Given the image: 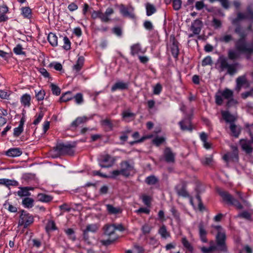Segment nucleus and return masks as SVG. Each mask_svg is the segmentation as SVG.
<instances>
[{"mask_svg":"<svg viewBox=\"0 0 253 253\" xmlns=\"http://www.w3.org/2000/svg\"><path fill=\"white\" fill-rule=\"evenodd\" d=\"M251 27L247 30H242L240 27H237L235 30L240 37V39L236 42L235 47L240 52L248 54L253 53V44H248L246 42L245 38L248 35L247 31L250 30Z\"/></svg>","mask_w":253,"mask_h":253,"instance_id":"obj_1","label":"nucleus"},{"mask_svg":"<svg viewBox=\"0 0 253 253\" xmlns=\"http://www.w3.org/2000/svg\"><path fill=\"white\" fill-rule=\"evenodd\" d=\"M120 169L113 170L111 172V178H115L119 175H123L125 177L129 176L133 171L134 165L132 163L127 161H123L120 164Z\"/></svg>","mask_w":253,"mask_h":253,"instance_id":"obj_2","label":"nucleus"},{"mask_svg":"<svg viewBox=\"0 0 253 253\" xmlns=\"http://www.w3.org/2000/svg\"><path fill=\"white\" fill-rule=\"evenodd\" d=\"M214 228L217 231L216 236V242L219 250L222 251H226V247L225 245L226 238L225 233L224 230L220 226H215Z\"/></svg>","mask_w":253,"mask_h":253,"instance_id":"obj_3","label":"nucleus"},{"mask_svg":"<svg viewBox=\"0 0 253 253\" xmlns=\"http://www.w3.org/2000/svg\"><path fill=\"white\" fill-rule=\"evenodd\" d=\"M218 62L221 72L226 70L227 73L230 75H233L236 72L235 65L229 64L226 58L220 56L218 60Z\"/></svg>","mask_w":253,"mask_h":253,"instance_id":"obj_4","label":"nucleus"},{"mask_svg":"<svg viewBox=\"0 0 253 253\" xmlns=\"http://www.w3.org/2000/svg\"><path fill=\"white\" fill-rule=\"evenodd\" d=\"M218 192L224 201L234 205L239 209H242L243 208L242 205L227 192L219 190Z\"/></svg>","mask_w":253,"mask_h":253,"instance_id":"obj_5","label":"nucleus"},{"mask_svg":"<svg viewBox=\"0 0 253 253\" xmlns=\"http://www.w3.org/2000/svg\"><path fill=\"white\" fill-rule=\"evenodd\" d=\"M115 160L110 155L106 154L101 156L99 164L101 168H109L114 165Z\"/></svg>","mask_w":253,"mask_h":253,"instance_id":"obj_6","label":"nucleus"},{"mask_svg":"<svg viewBox=\"0 0 253 253\" xmlns=\"http://www.w3.org/2000/svg\"><path fill=\"white\" fill-rule=\"evenodd\" d=\"M33 221L34 218L32 215L23 212L20 215L18 225L23 226L24 228H26L31 224Z\"/></svg>","mask_w":253,"mask_h":253,"instance_id":"obj_7","label":"nucleus"},{"mask_svg":"<svg viewBox=\"0 0 253 253\" xmlns=\"http://www.w3.org/2000/svg\"><path fill=\"white\" fill-rule=\"evenodd\" d=\"M231 149L232 152L228 153L224 155L223 158L226 161H237L238 160V148L235 146H232Z\"/></svg>","mask_w":253,"mask_h":253,"instance_id":"obj_8","label":"nucleus"},{"mask_svg":"<svg viewBox=\"0 0 253 253\" xmlns=\"http://www.w3.org/2000/svg\"><path fill=\"white\" fill-rule=\"evenodd\" d=\"M221 95L224 98L228 100L227 104L228 106L236 104V101L232 98L233 92L231 90L226 88L221 92Z\"/></svg>","mask_w":253,"mask_h":253,"instance_id":"obj_9","label":"nucleus"},{"mask_svg":"<svg viewBox=\"0 0 253 253\" xmlns=\"http://www.w3.org/2000/svg\"><path fill=\"white\" fill-rule=\"evenodd\" d=\"M242 149L247 153H250L253 150V136L251 140H242L240 141Z\"/></svg>","mask_w":253,"mask_h":253,"instance_id":"obj_10","label":"nucleus"},{"mask_svg":"<svg viewBox=\"0 0 253 253\" xmlns=\"http://www.w3.org/2000/svg\"><path fill=\"white\" fill-rule=\"evenodd\" d=\"M104 234L107 237H115L116 239L118 238L116 234V225L114 224H106L103 227Z\"/></svg>","mask_w":253,"mask_h":253,"instance_id":"obj_11","label":"nucleus"},{"mask_svg":"<svg viewBox=\"0 0 253 253\" xmlns=\"http://www.w3.org/2000/svg\"><path fill=\"white\" fill-rule=\"evenodd\" d=\"M98 226L96 224H88L86 226V229H84L83 231L84 238L85 241L88 240V232H93L94 233L96 232L98 229Z\"/></svg>","mask_w":253,"mask_h":253,"instance_id":"obj_12","label":"nucleus"},{"mask_svg":"<svg viewBox=\"0 0 253 253\" xmlns=\"http://www.w3.org/2000/svg\"><path fill=\"white\" fill-rule=\"evenodd\" d=\"M202 26V21L199 19H196L192 24L191 26V30L194 34L198 35L201 32Z\"/></svg>","mask_w":253,"mask_h":253,"instance_id":"obj_13","label":"nucleus"},{"mask_svg":"<svg viewBox=\"0 0 253 253\" xmlns=\"http://www.w3.org/2000/svg\"><path fill=\"white\" fill-rule=\"evenodd\" d=\"M130 53L133 56L144 53L146 51L145 49H143L141 48L140 45L138 43L132 45L130 47Z\"/></svg>","mask_w":253,"mask_h":253,"instance_id":"obj_14","label":"nucleus"},{"mask_svg":"<svg viewBox=\"0 0 253 253\" xmlns=\"http://www.w3.org/2000/svg\"><path fill=\"white\" fill-rule=\"evenodd\" d=\"M164 155L167 162L173 163L174 162L175 154L169 148H166L164 151Z\"/></svg>","mask_w":253,"mask_h":253,"instance_id":"obj_15","label":"nucleus"},{"mask_svg":"<svg viewBox=\"0 0 253 253\" xmlns=\"http://www.w3.org/2000/svg\"><path fill=\"white\" fill-rule=\"evenodd\" d=\"M180 128L182 130L191 131L192 128L191 126V123L189 119H185L179 123Z\"/></svg>","mask_w":253,"mask_h":253,"instance_id":"obj_16","label":"nucleus"},{"mask_svg":"<svg viewBox=\"0 0 253 253\" xmlns=\"http://www.w3.org/2000/svg\"><path fill=\"white\" fill-rule=\"evenodd\" d=\"M199 234L200 238L203 242H207L206 236L207 232L205 229V225L203 222H201L199 224Z\"/></svg>","mask_w":253,"mask_h":253,"instance_id":"obj_17","label":"nucleus"},{"mask_svg":"<svg viewBox=\"0 0 253 253\" xmlns=\"http://www.w3.org/2000/svg\"><path fill=\"white\" fill-rule=\"evenodd\" d=\"M247 81L246 78L245 76H242L238 77L236 79V90L239 92L243 85L246 84Z\"/></svg>","mask_w":253,"mask_h":253,"instance_id":"obj_18","label":"nucleus"},{"mask_svg":"<svg viewBox=\"0 0 253 253\" xmlns=\"http://www.w3.org/2000/svg\"><path fill=\"white\" fill-rule=\"evenodd\" d=\"M221 115L223 119L228 123H233L235 120V118L234 116L229 113L228 111H221Z\"/></svg>","mask_w":253,"mask_h":253,"instance_id":"obj_19","label":"nucleus"},{"mask_svg":"<svg viewBox=\"0 0 253 253\" xmlns=\"http://www.w3.org/2000/svg\"><path fill=\"white\" fill-rule=\"evenodd\" d=\"M170 51L172 55L175 58H176L179 54V48L178 43L173 39L172 44L170 46Z\"/></svg>","mask_w":253,"mask_h":253,"instance_id":"obj_20","label":"nucleus"},{"mask_svg":"<svg viewBox=\"0 0 253 253\" xmlns=\"http://www.w3.org/2000/svg\"><path fill=\"white\" fill-rule=\"evenodd\" d=\"M128 87V84L127 83L123 82H117L111 88L112 91H114L117 89H125Z\"/></svg>","mask_w":253,"mask_h":253,"instance_id":"obj_21","label":"nucleus"},{"mask_svg":"<svg viewBox=\"0 0 253 253\" xmlns=\"http://www.w3.org/2000/svg\"><path fill=\"white\" fill-rule=\"evenodd\" d=\"M6 154L9 157H18L22 154V151L19 148H12L9 149L6 152Z\"/></svg>","mask_w":253,"mask_h":253,"instance_id":"obj_22","label":"nucleus"},{"mask_svg":"<svg viewBox=\"0 0 253 253\" xmlns=\"http://www.w3.org/2000/svg\"><path fill=\"white\" fill-rule=\"evenodd\" d=\"M84 59L83 56L79 57L76 64L73 66V70L76 72L81 70L83 66Z\"/></svg>","mask_w":253,"mask_h":253,"instance_id":"obj_23","label":"nucleus"},{"mask_svg":"<svg viewBox=\"0 0 253 253\" xmlns=\"http://www.w3.org/2000/svg\"><path fill=\"white\" fill-rule=\"evenodd\" d=\"M238 19L239 20L244 19H249L252 21H253V12L251 11L250 8L248 9V13L245 14L243 13H239L238 14Z\"/></svg>","mask_w":253,"mask_h":253,"instance_id":"obj_24","label":"nucleus"},{"mask_svg":"<svg viewBox=\"0 0 253 253\" xmlns=\"http://www.w3.org/2000/svg\"><path fill=\"white\" fill-rule=\"evenodd\" d=\"M107 210L110 214H116L122 212V210L119 207H114L111 205H106Z\"/></svg>","mask_w":253,"mask_h":253,"instance_id":"obj_25","label":"nucleus"},{"mask_svg":"<svg viewBox=\"0 0 253 253\" xmlns=\"http://www.w3.org/2000/svg\"><path fill=\"white\" fill-rule=\"evenodd\" d=\"M87 120V119L86 117H79L76 119L74 121L72 124L71 126L73 127H77L78 126L86 122Z\"/></svg>","mask_w":253,"mask_h":253,"instance_id":"obj_26","label":"nucleus"},{"mask_svg":"<svg viewBox=\"0 0 253 253\" xmlns=\"http://www.w3.org/2000/svg\"><path fill=\"white\" fill-rule=\"evenodd\" d=\"M145 8L146 10V14L147 16H150L154 14L156 11L155 6L149 2L145 4Z\"/></svg>","mask_w":253,"mask_h":253,"instance_id":"obj_27","label":"nucleus"},{"mask_svg":"<svg viewBox=\"0 0 253 253\" xmlns=\"http://www.w3.org/2000/svg\"><path fill=\"white\" fill-rule=\"evenodd\" d=\"M32 189L27 187H24L20 188V190L17 192V194L20 197L28 196L30 195L29 190Z\"/></svg>","mask_w":253,"mask_h":253,"instance_id":"obj_28","label":"nucleus"},{"mask_svg":"<svg viewBox=\"0 0 253 253\" xmlns=\"http://www.w3.org/2000/svg\"><path fill=\"white\" fill-rule=\"evenodd\" d=\"M48 41L53 46L57 45V37L55 34L50 33L48 36Z\"/></svg>","mask_w":253,"mask_h":253,"instance_id":"obj_29","label":"nucleus"},{"mask_svg":"<svg viewBox=\"0 0 253 253\" xmlns=\"http://www.w3.org/2000/svg\"><path fill=\"white\" fill-rule=\"evenodd\" d=\"M120 11L121 13L124 16L129 17L131 16V14L129 11L128 7H126L123 4H121L119 6Z\"/></svg>","mask_w":253,"mask_h":253,"instance_id":"obj_30","label":"nucleus"},{"mask_svg":"<svg viewBox=\"0 0 253 253\" xmlns=\"http://www.w3.org/2000/svg\"><path fill=\"white\" fill-rule=\"evenodd\" d=\"M37 197L38 200L42 202H48L52 199L50 196L42 193L39 194Z\"/></svg>","mask_w":253,"mask_h":253,"instance_id":"obj_31","label":"nucleus"},{"mask_svg":"<svg viewBox=\"0 0 253 253\" xmlns=\"http://www.w3.org/2000/svg\"><path fill=\"white\" fill-rule=\"evenodd\" d=\"M31 96L28 94H25L21 97V102L24 106H29L30 105Z\"/></svg>","mask_w":253,"mask_h":253,"instance_id":"obj_32","label":"nucleus"},{"mask_svg":"<svg viewBox=\"0 0 253 253\" xmlns=\"http://www.w3.org/2000/svg\"><path fill=\"white\" fill-rule=\"evenodd\" d=\"M230 128L232 132V135L236 137H238L240 133V128H238L234 123H231L230 124Z\"/></svg>","mask_w":253,"mask_h":253,"instance_id":"obj_33","label":"nucleus"},{"mask_svg":"<svg viewBox=\"0 0 253 253\" xmlns=\"http://www.w3.org/2000/svg\"><path fill=\"white\" fill-rule=\"evenodd\" d=\"M34 200L30 198H25L22 201V204L25 207L30 208L33 207Z\"/></svg>","mask_w":253,"mask_h":253,"instance_id":"obj_34","label":"nucleus"},{"mask_svg":"<svg viewBox=\"0 0 253 253\" xmlns=\"http://www.w3.org/2000/svg\"><path fill=\"white\" fill-rule=\"evenodd\" d=\"M233 40V36L229 34H225L219 38V41L224 43H228Z\"/></svg>","mask_w":253,"mask_h":253,"instance_id":"obj_35","label":"nucleus"},{"mask_svg":"<svg viewBox=\"0 0 253 253\" xmlns=\"http://www.w3.org/2000/svg\"><path fill=\"white\" fill-rule=\"evenodd\" d=\"M23 131V123L22 121H21L19 126L14 129L13 135L14 136L17 137L20 135Z\"/></svg>","mask_w":253,"mask_h":253,"instance_id":"obj_36","label":"nucleus"},{"mask_svg":"<svg viewBox=\"0 0 253 253\" xmlns=\"http://www.w3.org/2000/svg\"><path fill=\"white\" fill-rule=\"evenodd\" d=\"M145 181L148 185H154L158 182V180L155 176L152 175L148 176Z\"/></svg>","mask_w":253,"mask_h":253,"instance_id":"obj_37","label":"nucleus"},{"mask_svg":"<svg viewBox=\"0 0 253 253\" xmlns=\"http://www.w3.org/2000/svg\"><path fill=\"white\" fill-rule=\"evenodd\" d=\"M228 56L230 59L234 60L240 57V54L236 51L233 50H229L228 53Z\"/></svg>","mask_w":253,"mask_h":253,"instance_id":"obj_38","label":"nucleus"},{"mask_svg":"<svg viewBox=\"0 0 253 253\" xmlns=\"http://www.w3.org/2000/svg\"><path fill=\"white\" fill-rule=\"evenodd\" d=\"M22 15L25 18H30L31 17V10L28 7H25L22 8Z\"/></svg>","mask_w":253,"mask_h":253,"instance_id":"obj_39","label":"nucleus"},{"mask_svg":"<svg viewBox=\"0 0 253 253\" xmlns=\"http://www.w3.org/2000/svg\"><path fill=\"white\" fill-rule=\"evenodd\" d=\"M72 99V97L71 96V92L70 91L66 92L60 97V100L62 102H67Z\"/></svg>","mask_w":253,"mask_h":253,"instance_id":"obj_40","label":"nucleus"},{"mask_svg":"<svg viewBox=\"0 0 253 253\" xmlns=\"http://www.w3.org/2000/svg\"><path fill=\"white\" fill-rule=\"evenodd\" d=\"M3 206L5 209H7L10 212H15L17 211V208L15 206L12 205L7 202L4 204Z\"/></svg>","mask_w":253,"mask_h":253,"instance_id":"obj_41","label":"nucleus"},{"mask_svg":"<svg viewBox=\"0 0 253 253\" xmlns=\"http://www.w3.org/2000/svg\"><path fill=\"white\" fill-rule=\"evenodd\" d=\"M117 239L115 238V237H108V239L106 240H100V242L102 245L104 246H108L112 244L114 241H115Z\"/></svg>","mask_w":253,"mask_h":253,"instance_id":"obj_42","label":"nucleus"},{"mask_svg":"<svg viewBox=\"0 0 253 253\" xmlns=\"http://www.w3.org/2000/svg\"><path fill=\"white\" fill-rule=\"evenodd\" d=\"M182 243L184 247L190 252L193 251V247L185 237L182 239Z\"/></svg>","mask_w":253,"mask_h":253,"instance_id":"obj_43","label":"nucleus"},{"mask_svg":"<svg viewBox=\"0 0 253 253\" xmlns=\"http://www.w3.org/2000/svg\"><path fill=\"white\" fill-rule=\"evenodd\" d=\"M159 234L164 238H166L169 236V234L167 232L166 228L165 226H162L159 231Z\"/></svg>","mask_w":253,"mask_h":253,"instance_id":"obj_44","label":"nucleus"},{"mask_svg":"<svg viewBox=\"0 0 253 253\" xmlns=\"http://www.w3.org/2000/svg\"><path fill=\"white\" fill-rule=\"evenodd\" d=\"M132 137L134 139H137V140L135 141L131 142L130 144L131 145L135 143L141 142L143 141L144 139H145L146 138V137H143L142 138L138 139L139 137V134L138 132H135L132 134Z\"/></svg>","mask_w":253,"mask_h":253,"instance_id":"obj_45","label":"nucleus"},{"mask_svg":"<svg viewBox=\"0 0 253 253\" xmlns=\"http://www.w3.org/2000/svg\"><path fill=\"white\" fill-rule=\"evenodd\" d=\"M102 124L108 130H111L113 128V124L109 120L105 119L103 120Z\"/></svg>","mask_w":253,"mask_h":253,"instance_id":"obj_46","label":"nucleus"},{"mask_svg":"<svg viewBox=\"0 0 253 253\" xmlns=\"http://www.w3.org/2000/svg\"><path fill=\"white\" fill-rule=\"evenodd\" d=\"M212 63V61L211 56H207L202 61V65L206 66L207 65H211Z\"/></svg>","mask_w":253,"mask_h":253,"instance_id":"obj_47","label":"nucleus"},{"mask_svg":"<svg viewBox=\"0 0 253 253\" xmlns=\"http://www.w3.org/2000/svg\"><path fill=\"white\" fill-rule=\"evenodd\" d=\"M4 185L6 186H17L18 185V182L14 180H10L8 179H4Z\"/></svg>","mask_w":253,"mask_h":253,"instance_id":"obj_48","label":"nucleus"},{"mask_svg":"<svg viewBox=\"0 0 253 253\" xmlns=\"http://www.w3.org/2000/svg\"><path fill=\"white\" fill-rule=\"evenodd\" d=\"M50 88L54 94H55L56 95H58L60 94V89L59 87L53 84H50Z\"/></svg>","mask_w":253,"mask_h":253,"instance_id":"obj_49","label":"nucleus"},{"mask_svg":"<svg viewBox=\"0 0 253 253\" xmlns=\"http://www.w3.org/2000/svg\"><path fill=\"white\" fill-rule=\"evenodd\" d=\"M64 45L63 47L66 50H69L71 47V43L69 39L67 37L63 38Z\"/></svg>","mask_w":253,"mask_h":253,"instance_id":"obj_50","label":"nucleus"},{"mask_svg":"<svg viewBox=\"0 0 253 253\" xmlns=\"http://www.w3.org/2000/svg\"><path fill=\"white\" fill-rule=\"evenodd\" d=\"M165 140L163 137H156L153 140V142L157 146L163 143Z\"/></svg>","mask_w":253,"mask_h":253,"instance_id":"obj_51","label":"nucleus"},{"mask_svg":"<svg viewBox=\"0 0 253 253\" xmlns=\"http://www.w3.org/2000/svg\"><path fill=\"white\" fill-rule=\"evenodd\" d=\"M173 3V8L176 10H179L181 7V0H171Z\"/></svg>","mask_w":253,"mask_h":253,"instance_id":"obj_52","label":"nucleus"},{"mask_svg":"<svg viewBox=\"0 0 253 253\" xmlns=\"http://www.w3.org/2000/svg\"><path fill=\"white\" fill-rule=\"evenodd\" d=\"M14 53L18 55L24 54V52L23 51V48L20 44H18L13 49Z\"/></svg>","mask_w":253,"mask_h":253,"instance_id":"obj_53","label":"nucleus"},{"mask_svg":"<svg viewBox=\"0 0 253 253\" xmlns=\"http://www.w3.org/2000/svg\"><path fill=\"white\" fill-rule=\"evenodd\" d=\"M46 229L47 231L55 229V224L54 221L50 220L48 221L46 226Z\"/></svg>","mask_w":253,"mask_h":253,"instance_id":"obj_54","label":"nucleus"},{"mask_svg":"<svg viewBox=\"0 0 253 253\" xmlns=\"http://www.w3.org/2000/svg\"><path fill=\"white\" fill-rule=\"evenodd\" d=\"M45 96V92L43 90H41L36 94V97L38 101L42 100Z\"/></svg>","mask_w":253,"mask_h":253,"instance_id":"obj_55","label":"nucleus"},{"mask_svg":"<svg viewBox=\"0 0 253 253\" xmlns=\"http://www.w3.org/2000/svg\"><path fill=\"white\" fill-rule=\"evenodd\" d=\"M216 247L213 245H211L209 248L203 247L201 248V250L204 253H209L214 251Z\"/></svg>","mask_w":253,"mask_h":253,"instance_id":"obj_56","label":"nucleus"},{"mask_svg":"<svg viewBox=\"0 0 253 253\" xmlns=\"http://www.w3.org/2000/svg\"><path fill=\"white\" fill-rule=\"evenodd\" d=\"M65 233L72 240H75L76 239L75 236L74 235V231L71 228H69L65 230Z\"/></svg>","mask_w":253,"mask_h":253,"instance_id":"obj_57","label":"nucleus"},{"mask_svg":"<svg viewBox=\"0 0 253 253\" xmlns=\"http://www.w3.org/2000/svg\"><path fill=\"white\" fill-rule=\"evenodd\" d=\"M151 229H152V227L147 224H144V225L142 226V227L141 228V230H142L143 234L149 233Z\"/></svg>","mask_w":253,"mask_h":253,"instance_id":"obj_58","label":"nucleus"},{"mask_svg":"<svg viewBox=\"0 0 253 253\" xmlns=\"http://www.w3.org/2000/svg\"><path fill=\"white\" fill-rule=\"evenodd\" d=\"M238 217L244 218L246 219H250L251 218V214L248 211H243L238 215Z\"/></svg>","mask_w":253,"mask_h":253,"instance_id":"obj_59","label":"nucleus"},{"mask_svg":"<svg viewBox=\"0 0 253 253\" xmlns=\"http://www.w3.org/2000/svg\"><path fill=\"white\" fill-rule=\"evenodd\" d=\"M74 98L76 103L78 104H81L83 102V97L81 93H77Z\"/></svg>","mask_w":253,"mask_h":253,"instance_id":"obj_60","label":"nucleus"},{"mask_svg":"<svg viewBox=\"0 0 253 253\" xmlns=\"http://www.w3.org/2000/svg\"><path fill=\"white\" fill-rule=\"evenodd\" d=\"M212 24H213V26L215 28V29H217V28H219L221 27V22L217 19H216V18H213V20H212Z\"/></svg>","mask_w":253,"mask_h":253,"instance_id":"obj_61","label":"nucleus"},{"mask_svg":"<svg viewBox=\"0 0 253 253\" xmlns=\"http://www.w3.org/2000/svg\"><path fill=\"white\" fill-rule=\"evenodd\" d=\"M162 86L160 84H157L154 87L153 89V93L155 94H159L161 92Z\"/></svg>","mask_w":253,"mask_h":253,"instance_id":"obj_62","label":"nucleus"},{"mask_svg":"<svg viewBox=\"0 0 253 253\" xmlns=\"http://www.w3.org/2000/svg\"><path fill=\"white\" fill-rule=\"evenodd\" d=\"M212 161V157L211 156H210L209 157H206L203 159L202 160V163L204 165H210Z\"/></svg>","mask_w":253,"mask_h":253,"instance_id":"obj_63","label":"nucleus"},{"mask_svg":"<svg viewBox=\"0 0 253 253\" xmlns=\"http://www.w3.org/2000/svg\"><path fill=\"white\" fill-rule=\"evenodd\" d=\"M78 8V6L74 2H72L68 6V9L70 11H74Z\"/></svg>","mask_w":253,"mask_h":253,"instance_id":"obj_64","label":"nucleus"}]
</instances>
